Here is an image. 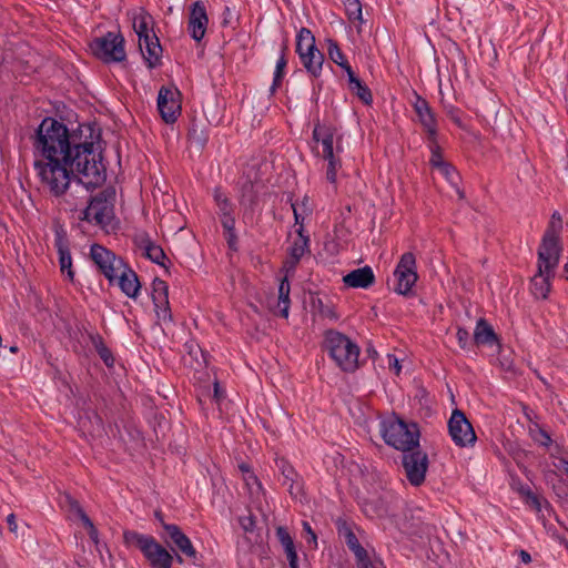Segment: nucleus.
<instances>
[{
	"label": "nucleus",
	"instance_id": "nucleus-48",
	"mask_svg": "<svg viewBox=\"0 0 568 568\" xmlns=\"http://www.w3.org/2000/svg\"><path fill=\"white\" fill-rule=\"evenodd\" d=\"M456 337L460 348L464 351H469L471 347L470 336L467 329L463 327H458L456 332Z\"/></svg>",
	"mask_w": 568,
	"mask_h": 568
},
{
	"label": "nucleus",
	"instance_id": "nucleus-18",
	"mask_svg": "<svg viewBox=\"0 0 568 568\" xmlns=\"http://www.w3.org/2000/svg\"><path fill=\"white\" fill-rule=\"evenodd\" d=\"M122 293L130 298H135L140 292L141 284L138 274L125 263L123 268L116 273L115 282Z\"/></svg>",
	"mask_w": 568,
	"mask_h": 568
},
{
	"label": "nucleus",
	"instance_id": "nucleus-45",
	"mask_svg": "<svg viewBox=\"0 0 568 568\" xmlns=\"http://www.w3.org/2000/svg\"><path fill=\"white\" fill-rule=\"evenodd\" d=\"M256 192L254 191V184L252 181L246 180L242 185L241 202H247L254 204L256 201Z\"/></svg>",
	"mask_w": 568,
	"mask_h": 568
},
{
	"label": "nucleus",
	"instance_id": "nucleus-50",
	"mask_svg": "<svg viewBox=\"0 0 568 568\" xmlns=\"http://www.w3.org/2000/svg\"><path fill=\"white\" fill-rule=\"evenodd\" d=\"M447 115L450 118V120L460 129H464V123L460 119V110L457 109L454 105H450L446 108Z\"/></svg>",
	"mask_w": 568,
	"mask_h": 568
},
{
	"label": "nucleus",
	"instance_id": "nucleus-55",
	"mask_svg": "<svg viewBox=\"0 0 568 568\" xmlns=\"http://www.w3.org/2000/svg\"><path fill=\"white\" fill-rule=\"evenodd\" d=\"M240 525L245 531H253L255 528V520L252 516H245L240 518Z\"/></svg>",
	"mask_w": 568,
	"mask_h": 568
},
{
	"label": "nucleus",
	"instance_id": "nucleus-39",
	"mask_svg": "<svg viewBox=\"0 0 568 568\" xmlns=\"http://www.w3.org/2000/svg\"><path fill=\"white\" fill-rule=\"evenodd\" d=\"M345 12L347 18L355 22H363L362 3L359 0H345Z\"/></svg>",
	"mask_w": 568,
	"mask_h": 568
},
{
	"label": "nucleus",
	"instance_id": "nucleus-27",
	"mask_svg": "<svg viewBox=\"0 0 568 568\" xmlns=\"http://www.w3.org/2000/svg\"><path fill=\"white\" fill-rule=\"evenodd\" d=\"M347 78L351 92L356 94L365 105H369L373 102L369 88L356 77L354 71H348Z\"/></svg>",
	"mask_w": 568,
	"mask_h": 568
},
{
	"label": "nucleus",
	"instance_id": "nucleus-34",
	"mask_svg": "<svg viewBox=\"0 0 568 568\" xmlns=\"http://www.w3.org/2000/svg\"><path fill=\"white\" fill-rule=\"evenodd\" d=\"M151 20V16L145 11H142L133 19V29L139 37V40L151 37L149 33V22Z\"/></svg>",
	"mask_w": 568,
	"mask_h": 568
},
{
	"label": "nucleus",
	"instance_id": "nucleus-52",
	"mask_svg": "<svg viewBox=\"0 0 568 568\" xmlns=\"http://www.w3.org/2000/svg\"><path fill=\"white\" fill-rule=\"evenodd\" d=\"M89 338L97 353L108 347L103 337L98 333H90Z\"/></svg>",
	"mask_w": 568,
	"mask_h": 568
},
{
	"label": "nucleus",
	"instance_id": "nucleus-54",
	"mask_svg": "<svg viewBox=\"0 0 568 568\" xmlns=\"http://www.w3.org/2000/svg\"><path fill=\"white\" fill-rule=\"evenodd\" d=\"M98 355L100 356V358L102 359L106 367H113L115 359L109 347L99 352Z\"/></svg>",
	"mask_w": 568,
	"mask_h": 568
},
{
	"label": "nucleus",
	"instance_id": "nucleus-2",
	"mask_svg": "<svg viewBox=\"0 0 568 568\" xmlns=\"http://www.w3.org/2000/svg\"><path fill=\"white\" fill-rule=\"evenodd\" d=\"M324 346L343 372L353 373L358 368L359 347L345 334L335 329L326 331Z\"/></svg>",
	"mask_w": 568,
	"mask_h": 568
},
{
	"label": "nucleus",
	"instance_id": "nucleus-3",
	"mask_svg": "<svg viewBox=\"0 0 568 568\" xmlns=\"http://www.w3.org/2000/svg\"><path fill=\"white\" fill-rule=\"evenodd\" d=\"M123 540L126 546L139 548L151 568H172L174 556L159 544L153 536L125 530Z\"/></svg>",
	"mask_w": 568,
	"mask_h": 568
},
{
	"label": "nucleus",
	"instance_id": "nucleus-60",
	"mask_svg": "<svg viewBox=\"0 0 568 568\" xmlns=\"http://www.w3.org/2000/svg\"><path fill=\"white\" fill-rule=\"evenodd\" d=\"M226 242L231 248L236 250L237 235L235 231L226 233Z\"/></svg>",
	"mask_w": 568,
	"mask_h": 568
},
{
	"label": "nucleus",
	"instance_id": "nucleus-51",
	"mask_svg": "<svg viewBox=\"0 0 568 568\" xmlns=\"http://www.w3.org/2000/svg\"><path fill=\"white\" fill-rule=\"evenodd\" d=\"M302 527H303V532L306 535L307 544H310V545L313 544L314 547H317V536L314 532V530L312 529L310 523L303 521Z\"/></svg>",
	"mask_w": 568,
	"mask_h": 568
},
{
	"label": "nucleus",
	"instance_id": "nucleus-9",
	"mask_svg": "<svg viewBox=\"0 0 568 568\" xmlns=\"http://www.w3.org/2000/svg\"><path fill=\"white\" fill-rule=\"evenodd\" d=\"M402 464L410 485L418 487L425 481L428 456L419 447L403 452Z\"/></svg>",
	"mask_w": 568,
	"mask_h": 568
},
{
	"label": "nucleus",
	"instance_id": "nucleus-16",
	"mask_svg": "<svg viewBox=\"0 0 568 568\" xmlns=\"http://www.w3.org/2000/svg\"><path fill=\"white\" fill-rule=\"evenodd\" d=\"M414 110L417 114L418 122L427 134V140L437 138V121L429 103L422 97L417 95L414 102Z\"/></svg>",
	"mask_w": 568,
	"mask_h": 568
},
{
	"label": "nucleus",
	"instance_id": "nucleus-64",
	"mask_svg": "<svg viewBox=\"0 0 568 568\" xmlns=\"http://www.w3.org/2000/svg\"><path fill=\"white\" fill-rule=\"evenodd\" d=\"M434 529H435V527H434V526H432V525H426V526L422 529L420 534H422V535H425V536H429V535H432V532H433V530H434Z\"/></svg>",
	"mask_w": 568,
	"mask_h": 568
},
{
	"label": "nucleus",
	"instance_id": "nucleus-6",
	"mask_svg": "<svg viewBox=\"0 0 568 568\" xmlns=\"http://www.w3.org/2000/svg\"><path fill=\"white\" fill-rule=\"evenodd\" d=\"M90 48L93 54L104 62H121L126 57L123 37L113 32L95 38Z\"/></svg>",
	"mask_w": 568,
	"mask_h": 568
},
{
	"label": "nucleus",
	"instance_id": "nucleus-40",
	"mask_svg": "<svg viewBox=\"0 0 568 568\" xmlns=\"http://www.w3.org/2000/svg\"><path fill=\"white\" fill-rule=\"evenodd\" d=\"M427 141H428V146H429V150L432 153L429 163L434 169L437 170L447 162L443 158L440 146L437 142V138L434 140H427Z\"/></svg>",
	"mask_w": 568,
	"mask_h": 568
},
{
	"label": "nucleus",
	"instance_id": "nucleus-14",
	"mask_svg": "<svg viewBox=\"0 0 568 568\" xmlns=\"http://www.w3.org/2000/svg\"><path fill=\"white\" fill-rule=\"evenodd\" d=\"M311 239L305 234L304 227L295 229V236L291 241V245L287 248L288 258L284 263V267L287 272H294L302 257L305 254H311L310 248Z\"/></svg>",
	"mask_w": 568,
	"mask_h": 568
},
{
	"label": "nucleus",
	"instance_id": "nucleus-47",
	"mask_svg": "<svg viewBox=\"0 0 568 568\" xmlns=\"http://www.w3.org/2000/svg\"><path fill=\"white\" fill-rule=\"evenodd\" d=\"M154 310H155V314H156V317L159 321H161L163 323L172 322L173 318H172V313H171L169 301L166 302V304H163L160 306H154Z\"/></svg>",
	"mask_w": 568,
	"mask_h": 568
},
{
	"label": "nucleus",
	"instance_id": "nucleus-20",
	"mask_svg": "<svg viewBox=\"0 0 568 568\" xmlns=\"http://www.w3.org/2000/svg\"><path fill=\"white\" fill-rule=\"evenodd\" d=\"M139 44L148 67L153 69L159 65L162 53V47L159 38L155 34H152L151 37L139 40Z\"/></svg>",
	"mask_w": 568,
	"mask_h": 568
},
{
	"label": "nucleus",
	"instance_id": "nucleus-28",
	"mask_svg": "<svg viewBox=\"0 0 568 568\" xmlns=\"http://www.w3.org/2000/svg\"><path fill=\"white\" fill-rule=\"evenodd\" d=\"M303 67L314 78H318L322 73V68L324 63V54L316 49L315 51L305 55V58H300Z\"/></svg>",
	"mask_w": 568,
	"mask_h": 568
},
{
	"label": "nucleus",
	"instance_id": "nucleus-36",
	"mask_svg": "<svg viewBox=\"0 0 568 568\" xmlns=\"http://www.w3.org/2000/svg\"><path fill=\"white\" fill-rule=\"evenodd\" d=\"M363 511L371 518L383 517L387 514L386 507L381 503L379 499L366 500L363 504Z\"/></svg>",
	"mask_w": 568,
	"mask_h": 568
},
{
	"label": "nucleus",
	"instance_id": "nucleus-23",
	"mask_svg": "<svg viewBox=\"0 0 568 568\" xmlns=\"http://www.w3.org/2000/svg\"><path fill=\"white\" fill-rule=\"evenodd\" d=\"M276 467L280 469L282 476L284 477V485H288V490L291 495H297L302 490V480L300 475L296 473L294 467L285 459L278 458L275 462Z\"/></svg>",
	"mask_w": 568,
	"mask_h": 568
},
{
	"label": "nucleus",
	"instance_id": "nucleus-8",
	"mask_svg": "<svg viewBox=\"0 0 568 568\" xmlns=\"http://www.w3.org/2000/svg\"><path fill=\"white\" fill-rule=\"evenodd\" d=\"M90 257L109 283L114 284L116 273H119V270L123 268V265L125 264L123 258L105 246L97 243L92 244L90 247Z\"/></svg>",
	"mask_w": 568,
	"mask_h": 568
},
{
	"label": "nucleus",
	"instance_id": "nucleus-26",
	"mask_svg": "<svg viewBox=\"0 0 568 568\" xmlns=\"http://www.w3.org/2000/svg\"><path fill=\"white\" fill-rule=\"evenodd\" d=\"M315 38L310 29L301 28L296 36V53L298 58H305L306 54L315 51Z\"/></svg>",
	"mask_w": 568,
	"mask_h": 568
},
{
	"label": "nucleus",
	"instance_id": "nucleus-37",
	"mask_svg": "<svg viewBox=\"0 0 568 568\" xmlns=\"http://www.w3.org/2000/svg\"><path fill=\"white\" fill-rule=\"evenodd\" d=\"M143 256L161 266H165V261L168 260L163 248L156 245L155 243L149 244L145 247V253L143 254Z\"/></svg>",
	"mask_w": 568,
	"mask_h": 568
},
{
	"label": "nucleus",
	"instance_id": "nucleus-21",
	"mask_svg": "<svg viewBox=\"0 0 568 568\" xmlns=\"http://www.w3.org/2000/svg\"><path fill=\"white\" fill-rule=\"evenodd\" d=\"M345 542L356 557L358 568H384L383 562L372 561L366 549L361 545L355 534H347Z\"/></svg>",
	"mask_w": 568,
	"mask_h": 568
},
{
	"label": "nucleus",
	"instance_id": "nucleus-12",
	"mask_svg": "<svg viewBox=\"0 0 568 568\" xmlns=\"http://www.w3.org/2000/svg\"><path fill=\"white\" fill-rule=\"evenodd\" d=\"M180 91L175 87H161L158 94V109L163 121L174 123L181 114Z\"/></svg>",
	"mask_w": 568,
	"mask_h": 568
},
{
	"label": "nucleus",
	"instance_id": "nucleus-13",
	"mask_svg": "<svg viewBox=\"0 0 568 568\" xmlns=\"http://www.w3.org/2000/svg\"><path fill=\"white\" fill-rule=\"evenodd\" d=\"M561 246L558 240L542 237L538 247L537 268L549 274L555 273L560 258Z\"/></svg>",
	"mask_w": 568,
	"mask_h": 568
},
{
	"label": "nucleus",
	"instance_id": "nucleus-33",
	"mask_svg": "<svg viewBox=\"0 0 568 568\" xmlns=\"http://www.w3.org/2000/svg\"><path fill=\"white\" fill-rule=\"evenodd\" d=\"M327 51H328L329 59L334 63H336L337 65L343 68L346 71V73H348V71H353L352 67L347 62L344 53L342 52V50L336 41L328 40Z\"/></svg>",
	"mask_w": 568,
	"mask_h": 568
},
{
	"label": "nucleus",
	"instance_id": "nucleus-57",
	"mask_svg": "<svg viewBox=\"0 0 568 568\" xmlns=\"http://www.w3.org/2000/svg\"><path fill=\"white\" fill-rule=\"evenodd\" d=\"M388 367L394 371L396 375H399L402 366L399 364L398 358L395 355L388 354Z\"/></svg>",
	"mask_w": 568,
	"mask_h": 568
},
{
	"label": "nucleus",
	"instance_id": "nucleus-5",
	"mask_svg": "<svg viewBox=\"0 0 568 568\" xmlns=\"http://www.w3.org/2000/svg\"><path fill=\"white\" fill-rule=\"evenodd\" d=\"M115 190L108 187L91 199L83 210L81 220L94 223L106 230L112 227L114 219Z\"/></svg>",
	"mask_w": 568,
	"mask_h": 568
},
{
	"label": "nucleus",
	"instance_id": "nucleus-32",
	"mask_svg": "<svg viewBox=\"0 0 568 568\" xmlns=\"http://www.w3.org/2000/svg\"><path fill=\"white\" fill-rule=\"evenodd\" d=\"M151 297L154 306L166 304L169 301V287L164 281L158 277L153 280Z\"/></svg>",
	"mask_w": 568,
	"mask_h": 568
},
{
	"label": "nucleus",
	"instance_id": "nucleus-56",
	"mask_svg": "<svg viewBox=\"0 0 568 568\" xmlns=\"http://www.w3.org/2000/svg\"><path fill=\"white\" fill-rule=\"evenodd\" d=\"M285 554H286V557L288 560L290 568H300L296 549L295 548L291 549L288 551H285Z\"/></svg>",
	"mask_w": 568,
	"mask_h": 568
},
{
	"label": "nucleus",
	"instance_id": "nucleus-4",
	"mask_svg": "<svg viewBox=\"0 0 568 568\" xmlns=\"http://www.w3.org/2000/svg\"><path fill=\"white\" fill-rule=\"evenodd\" d=\"M381 433L385 443L394 448L406 452L419 447V427L416 423H406L400 418L384 420Z\"/></svg>",
	"mask_w": 568,
	"mask_h": 568
},
{
	"label": "nucleus",
	"instance_id": "nucleus-31",
	"mask_svg": "<svg viewBox=\"0 0 568 568\" xmlns=\"http://www.w3.org/2000/svg\"><path fill=\"white\" fill-rule=\"evenodd\" d=\"M286 50H287V44L286 43H283L282 45V49H281V53H280V57L276 61V65H275V71H274V78H273V83L270 88V92L271 94H274L275 91L281 87L282 84V80L284 78V74H285V68H286V64H287V60H286Z\"/></svg>",
	"mask_w": 568,
	"mask_h": 568
},
{
	"label": "nucleus",
	"instance_id": "nucleus-7",
	"mask_svg": "<svg viewBox=\"0 0 568 568\" xmlns=\"http://www.w3.org/2000/svg\"><path fill=\"white\" fill-rule=\"evenodd\" d=\"M165 542L175 552V559L179 564L183 562L182 556H185L192 564L197 561V551L191 539L175 524H163Z\"/></svg>",
	"mask_w": 568,
	"mask_h": 568
},
{
	"label": "nucleus",
	"instance_id": "nucleus-49",
	"mask_svg": "<svg viewBox=\"0 0 568 568\" xmlns=\"http://www.w3.org/2000/svg\"><path fill=\"white\" fill-rule=\"evenodd\" d=\"M220 217L225 233L235 231V219L233 213H225L220 215Z\"/></svg>",
	"mask_w": 568,
	"mask_h": 568
},
{
	"label": "nucleus",
	"instance_id": "nucleus-15",
	"mask_svg": "<svg viewBox=\"0 0 568 568\" xmlns=\"http://www.w3.org/2000/svg\"><path fill=\"white\" fill-rule=\"evenodd\" d=\"M54 247L57 248L59 255V265L61 272L67 276L70 281L74 278V272L72 270V257L70 252V244L67 237V232L63 227H57L54 231Z\"/></svg>",
	"mask_w": 568,
	"mask_h": 568
},
{
	"label": "nucleus",
	"instance_id": "nucleus-44",
	"mask_svg": "<svg viewBox=\"0 0 568 568\" xmlns=\"http://www.w3.org/2000/svg\"><path fill=\"white\" fill-rule=\"evenodd\" d=\"M276 537L281 545L283 546L284 551H288L295 548L294 540L285 527L278 526L276 528Z\"/></svg>",
	"mask_w": 568,
	"mask_h": 568
},
{
	"label": "nucleus",
	"instance_id": "nucleus-35",
	"mask_svg": "<svg viewBox=\"0 0 568 568\" xmlns=\"http://www.w3.org/2000/svg\"><path fill=\"white\" fill-rule=\"evenodd\" d=\"M561 230H562V219H561L559 212L555 211L551 214L550 221L548 223V226H547L542 237H548L551 240L559 241Z\"/></svg>",
	"mask_w": 568,
	"mask_h": 568
},
{
	"label": "nucleus",
	"instance_id": "nucleus-63",
	"mask_svg": "<svg viewBox=\"0 0 568 568\" xmlns=\"http://www.w3.org/2000/svg\"><path fill=\"white\" fill-rule=\"evenodd\" d=\"M518 556L520 558V561L524 564H529L531 561L530 554L524 549L519 550Z\"/></svg>",
	"mask_w": 568,
	"mask_h": 568
},
{
	"label": "nucleus",
	"instance_id": "nucleus-11",
	"mask_svg": "<svg viewBox=\"0 0 568 568\" xmlns=\"http://www.w3.org/2000/svg\"><path fill=\"white\" fill-rule=\"evenodd\" d=\"M397 285L395 292L400 295H409L418 275L416 272V258L410 252L404 253L394 271Z\"/></svg>",
	"mask_w": 568,
	"mask_h": 568
},
{
	"label": "nucleus",
	"instance_id": "nucleus-46",
	"mask_svg": "<svg viewBox=\"0 0 568 568\" xmlns=\"http://www.w3.org/2000/svg\"><path fill=\"white\" fill-rule=\"evenodd\" d=\"M437 170L445 176V179L450 184H453V185L457 184V181H458L459 176H458V173H457L456 169L452 164H449L447 162V163H445L444 165H442Z\"/></svg>",
	"mask_w": 568,
	"mask_h": 568
},
{
	"label": "nucleus",
	"instance_id": "nucleus-19",
	"mask_svg": "<svg viewBox=\"0 0 568 568\" xmlns=\"http://www.w3.org/2000/svg\"><path fill=\"white\" fill-rule=\"evenodd\" d=\"M343 283L352 288H368L375 283V275L372 267L365 265L346 274Z\"/></svg>",
	"mask_w": 568,
	"mask_h": 568
},
{
	"label": "nucleus",
	"instance_id": "nucleus-43",
	"mask_svg": "<svg viewBox=\"0 0 568 568\" xmlns=\"http://www.w3.org/2000/svg\"><path fill=\"white\" fill-rule=\"evenodd\" d=\"M313 307L318 312L322 317L337 320V314L334 311V307L327 304H324L321 298L316 301L313 300Z\"/></svg>",
	"mask_w": 568,
	"mask_h": 568
},
{
	"label": "nucleus",
	"instance_id": "nucleus-24",
	"mask_svg": "<svg viewBox=\"0 0 568 568\" xmlns=\"http://www.w3.org/2000/svg\"><path fill=\"white\" fill-rule=\"evenodd\" d=\"M313 139L322 144V156L332 158L334 154V129L317 123L313 130Z\"/></svg>",
	"mask_w": 568,
	"mask_h": 568
},
{
	"label": "nucleus",
	"instance_id": "nucleus-41",
	"mask_svg": "<svg viewBox=\"0 0 568 568\" xmlns=\"http://www.w3.org/2000/svg\"><path fill=\"white\" fill-rule=\"evenodd\" d=\"M530 434L534 442L540 446L549 447L552 444L550 435L539 425H536L535 428H531Z\"/></svg>",
	"mask_w": 568,
	"mask_h": 568
},
{
	"label": "nucleus",
	"instance_id": "nucleus-10",
	"mask_svg": "<svg viewBox=\"0 0 568 568\" xmlns=\"http://www.w3.org/2000/svg\"><path fill=\"white\" fill-rule=\"evenodd\" d=\"M448 433L454 444L458 447L474 446L477 439L470 422L459 409H454L450 415Z\"/></svg>",
	"mask_w": 568,
	"mask_h": 568
},
{
	"label": "nucleus",
	"instance_id": "nucleus-58",
	"mask_svg": "<svg viewBox=\"0 0 568 568\" xmlns=\"http://www.w3.org/2000/svg\"><path fill=\"white\" fill-rule=\"evenodd\" d=\"M337 530H338L339 536L344 537V539L346 538L347 534H354V531L347 525V523L342 521V520L337 521Z\"/></svg>",
	"mask_w": 568,
	"mask_h": 568
},
{
	"label": "nucleus",
	"instance_id": "nucleus-38",
	"mask_svg": "<svg viewBox=\"0 0 568 568\" xmlns=\"http://www.w3.org/2000/svg\"><path fill=\"white\" fill-rule=\"evenodd\" d=\"M215 204L219 209V215L233 213V204L230 199L222 192L220 187H215L213 192Z\"/></svg>",
	"mask_w": 568,
	"mask_h": 568
},
{
	"label": "nucleus",
	"instance_id": "nucleus-62",
	"mask_svg": "<svg viewBox=\"0 0 568 568\" xmlns=\"http://www.w3.org/2000/svg\"><path fill=\"white\" fill-rule=\"evenodd\" d=\"M7 524L9 526L10 531L17 532L18 525H17V519H16V515L14 514H9L7 516Z\"/></svg>",
	"mask_w": 568,
	"mask_h": 568
},
{
	"label": "nucleus",
	"instance_id": "nucleus-59",
	"mask_svg": "<svg viewBox=\"0 0 568 568\" xmlns=\"http://www.w3.org/2000/svg\"><path fill=\"white\" fill-rule=\"evenodd\" d=\"M292 210L294 213V221L296 227H304V217L301 215V213L297 211L296 205L292 204Z\"/></svg>",
	"mask_w": 568,
	"mask_h": 568
},
{
	"label": "nucleus",
	"instance_id": "nucleus-29",
	"mask_svg": "<svg viewBox=\"0 0 568 568\" xmlns=\"http://www.w3.org/2000/svg\"><path fill=\"white\" fill-rule=\"evenodd\" d=\"M64 506L68 508L69 513L77 516L82 521V524L87 528L88 532L92 528H95L94 524L89 518V516L85 514V511L83 510V508L81 507V505L79 504V501L77 499H74L70 495H67L64 497Z\"/></svg>",
	"mask_w": 568,
	"mask_h": 568
},
{
	"label": "nucleus",
	"instance_id": "nucleus-17",
	"mask_svg": "<svg viewBox=\"0 0 568 568\" xmlns=\"http://www.w3.org/2000/svg\"><path fill=\"white\" fill-rule=\"evenodd\" d=\"M209 19L205 7L201 2L193 3L189 19V31L195 41H201L205 34Z\"/></svg>",
	"mask_w": 568,
	"mask_h": 568
},
{
	"label": "nucleus",
	"instance_id": "nucleus-22",
	"mask_svg": "<svg viewBox=\"0 0 568 568\" xmlns=\"http://www.w3.org/2000/svg\"><path fill=\"white\" fill-rule=\"evenodd\" d=\"M474 343L477 345L500 347L498 335L495 333L493 326L485 320L479 318L477 321L474 331Z\"/></svg>",
	"mask_w": 568,
	"mask_h": 568
},
{
	"label": "nucleus",
	"instance_id": "nucleus-42",
	"mask_svg": "<svg viewBox=\"0 0 568 568\" xmlns=\"http://www.w3.org/2000/svg\"><path fill=\"white\" fill-rule=\"evenodd\" d=\"M323 159L327 161L326 180L329 183H335L337 178V170L341 168V160L335 156V154H333L332 158Z\"/></svg>",
	"mask_w": 568,
	"mask_h": 568
},
{
	"label": "nucleus",
	"instance_id": "nucleus-25",
	"mask_svg": "<svg viewBox=\"0 0 568 568\" xmlns=\"http://www.w3.org/2000/svg\"><path fill=\"white\" fill-rule=\"evenodd\" d=\"M554 276L555 273L546 274L537 268V273L531 277L530 281V291L536 298H547L551 287L550 281Z\"/></svg>",
	"mask_w": 568,
	"mask_h": 568
},
{
	"label": "nucleus",
	"instance_id": "nucleus-61",
	"mask_svg": "<svg viewBox=\"0 0 568 568\" xmlns=\"http://www.w3.org/2000/svg\"><path fill=\"white\" fill-rule=\"evenodd\" d=\"M90 539L94 542L97 550L101 552L100 550V540H99V531L97 528H92L89 532Z\"/></svg>",
	"mask_w": 568,
	"mask_h": 568
},
{
	"label": "nucleus",
	"instance_id": "nucleus-1",
	"mask_svg": "<svg viewBox=\"0 0 568 568\" xmlns=\"http://www.w3.org/2000/svg\"><path fill=\"white\" fill-rule=\"evenodd\" d=\"M100 133L91 124H80L70 132L67 125L47 116L32 140L33 168L42 186L53 196H62L75 176L87 189L101 185L106 169L94 144Z\"/></svg>",
	"mask_w": 568,
	"mask_h": 568
},
{
	"label": "nucleus",
	"instance_id": "nucleus-53",
	"mask_svg": "<svg viewBox=\"0 0 568 568\" xmlns=\"http://www.w3.org/2000/svg\"><path fill=\"white\" fill-rule=\"evenodd\" d=\"M134 242L135 244L138 245V247L143 252V254L145 253V247L149 245V244H153L154 242L149 237V235L146 233H141V234H138L135 237H134Z\"/></svg>",
	"mask_w": 568,
	"mask_h": 568
},
{
	"label": "nucleus",
	"instance_id": "nucleus-30",
	"mask_svg": "<svg viewBox=\"0 0 568 568\" xmlns=\"http://www.w3.org/2000/svg\"><path fill=\"white\" fill-rule=\"evenodd\" d=\"M290 292H291V285H290L287 276H285L281 280L280 285H278V302H277V305L280 308L278 314L284 318L288 317L290 305H291Z\"/></svg>",
	"mask_w": 568,
	"mask_h": 568
}]
</instances>
